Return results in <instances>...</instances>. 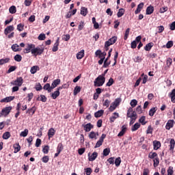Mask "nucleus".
<instances>
[{
    "label": "nucleus",
    "mask_w": 175,
    "mask_h": 175,
    "mask_svg": "<svg viewBox=\"0 0 175 175\" xmlns=\"http://www.w3.org/2000/svg\"><path fill=\"white\" fill-rule=\"evenodd\" d=\"M43 51H44V49H40L39 46L35 48V44H28L27 48L24 49L23 53L25 54L31 53L33 55L36 57L37 55H42V54H43Z\"/></svg>",
    "instance_id": "nucleus-1"
},
{
    "label": "nucleus",
    "mask_w": 175,
    "mask_h": 175,
    "mask_svg": "<svg viewBox=\"0 0 175 175\" xmlns=\"http://www.w3.org/2000/svg\"><path fill=\"white\" fill-rule=\"evenodd\" d=\"M126 117L127 118H131L129 124L133 125L136 120H137V113H136V111H133L132 107H129L127 110Z\"/></svg>",
    "instance_id": "nucleus-2"
},
{
    "label": "nucleus",
    "mask_w": 175,
    "mask_h": 175,
    "mask_svg": "<svg viewBox=\"0 0 175 175\" xmlns=\"http://www.w3.org/2000/svg\"><path fill=\"white\" fill-rule=\"evenodd\" d=\"M148 158L152 159L154 167H158L159 165V157H158V154L155 152H150L148 154Z\"/></svg>",
    "instance_id": "nucleus-3"
},
{
    "label": "nucleus",
    "mask_w": 175,
    "mask_h": 175,
    "mask_svg": "<svg viewBox=\"0 0 175 175\" xmlns=\"http://www.w3.org/2000/svg\"><path fill=\"white\" fill-rule=\"evenodd\" d=\"M106 81V78L102 76H98L94 81L95 87H102L103 83Z\"/></svg>",
    "instance_id": "nucleus-4"
},
{
    "label": "nucleus",
    "mask_w": 175,
    "mask_h": 175,
    "mask_svg": "<svg viewBox=\"0 0 175 175\" xmlns=\"http://www.w3.org/2000/svg\"><path fill=\"white\" fill-rule=\"evenodd\" d=\"M12 109L13 107L12 106L5 107V108H3L0 112V118L2 117L3 116L4 117H8V116L10 114V112L12 111Z\"/></svg>",
    "instance_id": "nucleus-5"
},
{
    "label": "nucleus",
    "mask_w": 175,
    "mask_h": 175,
    "mask_svg": "<svg viewBox=\"0 0 175 175\" xmlns=\"http://www.w3.org/2000/svg\"><path fill=\"white\" fill-rule=\"evenodd\" d=\"M117 42V36H113L112 38H109L107 41L105 43V47H110L112 44H114Z\"/></svg>",
    "instance_id": "nucleus-6"
},
{
    "label": "nucleus",
    "mask_w": 175,
    "mask_h": 175,
    "mask_svg": "<svg viewBox=\"0 0 175 175\" xmlns=\"http://www.w3.org/2000/svg\"><path fill=\"white\" fill-rule=\"evenodd\" d=\"M24 83V79L23 77H17L15 81L12 83L13 85H16L18 87H21Z\"/></svg>",
    "instance_id": "nucleus-7"
},
{
    "label": "nucleus",
    "mask_w": 175,
    "mask_h": 175,
    "mask_svg": "<svg viewBox=\"0 0 175 175\" xmlns=\"http://www.w3.org/2000/svg\"><path fill=\"white\" fill-rule=\"evenodd\" d=\"M175 122L174 120H169L165 125V129L167 131H170L171 128H173L174 126Z\"/></svg>",
    "instance_id": "nucleus-8"
},
{
    "label": "nucleus",
    "mask_w": 175,
    "mask_h": 175,
    "mask_svg": "<svg viewBox=\"0 0 175 175\" xmlns=\"http://www.w3.org/2000/svg\"><path fill=\"white\" fill-rule=\"evenodd\" d=\"M14 96H8L0 100L1 103H9V102H12V100H14Z\"/></svg>",
    "instance_id": "nucleus-9"
},
{
    "label": "nucleus",
    "mask_w": 175,
    "mask_h": 175,
    "mask_svg": "<svg viewBox=\"0 0 175 175\" xmlns=\"http://www.w3.org/2000/svg\"><path fill=\"white\" fill-rule=\"evenodd\" d=\"M82 126L84 128L85 132H90L94 128V125L91 124V123L83 124Z\"/></svg>",
    "instance_id": "nucleus-10"
},
{
    "label": "nucleus",
    "mask_w": 175,
    "mask_h": 175,
    "mask_svg": "<svg viewBox=\"0 0 175 175\" xmlns=\"http://www.w3.org/2000/svg\"><path fill=\"white\" fill-rule=\"evenodd\" d=\"M13 31H14V26L10 25L4 29V33L5 35H9V33L13 32Z\"/></svg>",
    "instance_id": "nucleus-11"
},
{
    "label": "nucleus",
    "mask_w": 175,
    "mask_h": 175,
    "mask_svg": "<svg viewBox=\"0 0 175 175\" xmlns=\"http://www.w3.org/2000/svg\"><path fill=\"white\" fill-rule=\"evenodd\" d=\"M88 160L90 162H92V161H95L96 159V158H98V152H94L91 156H90V154H88Z\"/></svg>",
    "instance_id": "nucleus-12"
},
{
    "label": "nucleus",
    "mask_w": 175,
    "mask_h": 175,
    "mask_svg": "<svg viewBox=\"0 0 175 175\" xmlns=\"http://www.w3.org/2000/svg\"><path fill=\"white\" fill-rule=\"evenodd\" d=\"M59 46V38H57L56 40L55 43L53 45V47L52 49V51L55 53L56 51H58V46Z\"/></svg>",
    "instance_id": "nucleus-13"
},
{
    "label": "nucleus",
    "mask_w": 175,
    "mask_h": 175,
    "mask_svg": "<svg viewBox=\"0 0 175 175\" xmlns=\"http://www.w3.org/2000/svg\"><path fill=\"white\" fill-rule=\"evenodd\" d=\"M59 84H61V79H55L51 84V88L54 90V88H55L57 85H59Z\"/></svg>",
    "instance_id": "nucleus-14"
},
{
    "label": "nucleus",
    "mask_w": 175,
    "mask_h": 175,
    "mask_svg": "<svg viewBox=\"0 0 175 175\" xmlns=\"http://www.w3.org/2000/svg\"><path fill=\"white\" fill-rule=\"evenodd\" d=\"M35 111H36V107L33 106L31 108L28 109L26 113L29 116H33V114H35Z\"/></svg>",
    "instance_id": "nucleus-15"
},
{
    "label": "nucleus",
    "mask_w": 175,
    "mask_h": 175,
    "mask_svg": "<svg viewBox=\"0 0 175 175\" xmlns=\"http://www.w3.org/2000/svg\"><path fill=\"white\" fill-rule=\"evenodd\" d=\"M54 135H55V131L54 128H51L48 131V137H49V139H51V137H53Z\"/></svg>",
    "instance_id": "nucleus-16"
},
{
    "label": "nucleus",
    "mask_w": 175,
    "mask_h": 175,
    "mask_svg": "<svg viewBox=\"0 0 175 175\" xmlns=\"http://www.w3.org/2000/svg\"><path fill=\"white\" fill-rule=\"evenodd\" d=\"M11 49L12 51L17 52V51H21V48H20V46L17 44H14L12 45Z\"/></svg>",
    "instance_id": "nucleus-17"
},
{
    "label": "nucleus",
    "mask_w": 175,
    "mask_h": 175,
    "mask_svg": "<svg viewBox=\"0 0 175 175\" xmlns=\"http://www.w3.org/2000/svg\"><path fill=\"white\" fill-rule=\"evenodd\" d=\"M153 148L154 150H159L161 148V142L159 141H153Z\"/></svg>",
    "instance_id": "nucleus-18"
},
{
    "label": "nucleus",
    "mask_w": 175,
    "mask_h": 175,
    "mask_svg": "<svg viewBox=\"0 0 175 175\" xmlns=\"http://www.w3.org/2000/svg\"><path fill=\"white\" fill-rule=\"evenodd\" d=\"M17 113H15V118H18V116H20V110H21V103H18L16 105Z\"/></svg>",
    "instance_id": "nucleus-19"
},
{
    "label": "nucleus",
    "mask_w": 175,
    "mask_h": 175,
    "mask_svg": "<svg viewBox=\"0 0 175 175\" xmlns=\"http://www.w3.org/2000/svg\"><path fill=\"white\" fill-rule=\"evenodd\" d=\"M152 47H154V42H149L144 46V50L146 51H150Z\"/></svg>",
    "instance_id": "nucleus-20"
},
{
    "label": "nucleus",
    "mask_w": 175,
    "mask_h": 175,
    "mask_svg": "<svg viewBox=\"0 0 175 175\" xmlns=\"http://www.w3.org/2000/svg\"><path fill=\"white\" fill-rule=\"evenodd\" d=\"M154 13V6L152 5H149L147 8H146V14H152Z\"/></svg>",
    "instance_id": "nucleus-21"
},
{
    "label": "nucleus",
    "mask_w": 175,
    "mask_h": 175,
    "mask_svg": "<svg viewBox=\"0 0 175 175\" xmlns=\"http://www.w3.org/2000/svg\"><path fill=\"white\" fill-rule=\"evenodd\" d=\"M157 110H158L157 107H152L149 111L150 117H153L154 114H155V113H157Z\"/></svg>",
    "instance_id": "nucleus-22"
},
{
    "label": "nucleus",
    "mask_w": 175,
    "mask_h": 175,
    "mask_svg": "<svg viewBox=\"0 0 175 175\" xmlns=\"http://www.w3.org/2000/svg\"><path fill=\"white\" fill-rule=\"evenodd\" d=\"M126 132V127L125 126H122L121 131L118 135V137H121L124 136Z\"/></svg>",
    "instance_id": "nucleus-23"
},
{
    "label": "nucleus",
    "mask_w": 175,
    "mask_h": 175,
    "mask_svg": "<svg viewBox=\"0 0 175 175\" xmlns=\"http://www.w3.org/2000/svg\"><path fill=\"white\" fill-rule=\"evenodd\" d=\"M120 117V115L118 114V113L117 112H114L113 113V116H111L109 120H110V122H114V121H116V118H118Z\"/></svg>",
    "instance_id": "nucleus-24"
},
{
    "label": "nucleus",
    "mask_w": 175,
    "mask_h": 175,
    "mask_svg": "<svg viewBox=\"0 0 175 175\" xmlns=\"http://www.w3.org/2000/svg\"><path fill=\"white\" fill-rule=\"evenodd\" d=\"M175 141L174 139H171L170 142V151H174Z\"/></svg>",
    "instance_id": "nucleus-25"
},
{
    "label": "nucleus",
    "mask_w": 175,
    "mask_h": 175,
    "mask_svg": "<svg viewBox=\"0 0 175 175\" xmlns=\"http://www.w3.org/2000/svg\"><path fill=\"white\" fill-rule=\"evenodd\" d=\"M81 14H82V16H84V17H85V16L88 14V9L85 7H82L81 8Z\"/></svg>",
    "instance_id": "nucleus-26"
},
{
    "label": "nucleus",
    "mask_w": 175,
    "mask_h": 175,
    "mask_svg": "<svg viewBox=\"0 0 175 175\" xmlns=\"http://www.w3.org/2000/svg\"><path fill=\"white\" fill-rule=\"evenodd\" d=\"M103 113H105L104 110H99L94 113V117H96V118H99V117H102V116H103Z\"/></svg>",
    "instance_id": "nucleus-27"
},
{
    "label": "nucleus",
    "mask_w": 175,
    "mask_h": 175,
    "mask_svg": "<svg viewBox=\"0 0 175 175\" xmlns=\"http://www.w3.org/2000/svg\"><path fill=\"white\" fill-rule=\"evenodd\" d=\"M10 62V58L6 57L5 59H0V66L5 65V64H8Z\"/></svg>",
    "instance_id": "nucleus-28"
},
{
    "label": "nucleus",
    "mask_w": 175,
    "mask_h": 175,
    "mask_svg": "<svg viewBox=\"0 0 175 175\" xmlns=\"http://www.w3.org/2000/svg\"><path fill=\"white\" fill-rule=\"evenodd\" d=\"M43 89L47 91L48 92H51V91H53V88H51L50 83H46L44 85Z\"/></svg>",
    "instance_id": "nucleus-29"
},
{
    "label": "nucleus",
    "mask_w": 175,
    "mask_h": 175,
    "mask_svg": "<svg viewBox=\"0 0 175 175\" xmlns=\"http://www.w3.org/2000/svg\"><path fill=\"white\" fill-rule=\"evenodd\" d=\"M84 57V49H82L78 53H77V59H81Z\"/></svg>",
    "instance_id": "nucleus-30"
},
{
    "label": "nucleus",
    "mask_w": 175,
    "mask_h": 175,
    "mask_svg": "<svg viewBox=\"0 0 175 175\" xmlns=\"http://www.w3.org/2000/svg\"><path fill=\"white\" fill-rule=\"evenodd\" d=\"M125 14V10L124 8H120L119 9L117 13V16L118 17V18H120V17H122L123 14Z\"/></svg>",
    "instance_id": "nucleus-31"
},
{
    "label": "nucleus",
    "mask_w": 175,
    "mask_h": 175,
    "mask_svg": "<svg viewBox=\"0 0 175 175\" xmlns=\"http://www.w3.org/2000/svg\"><path fill=\"white\" fill-rule=\"evenodd\" d=\"M38 70H39V66H34L31 68L30 72H31V75H35V73H36V72H38Z\"/></svg>",
    "instance_id": "nucleus-32"
},
{
    "label": "nucleus",
    "mask_w": 175,
    "mask_h": 175,
    "mask_svg": "<svg viewBox=\"0 0 175 175\" xmlns=\"http://www.w3.org/2000/svg\"><path fill=\"white\" fill-rule=\"evenodd\" d=\"M139 128H140V123L137 122L135 123L131 128V131L132 132H135L136 131H137V129H139Z\"/></svg>",
    "instance_id": "nucleus-33"
},
{
    "label": "nucleus",
    "mask_w": 175,
    "mask_h": 175,
    "mask_svg": "<svg viewBox=\"0 0 175 175\" xmlns=\"http://www.w3.org/2000/svg\"><path fill=\"white\" fill-rule=\"evenodd\" d=\"M60 92L58 90L55 91L53 93L51 94V98L53 99H57L58 96H59Z\"/></svg>",
    "instance_id": "nucleus-34"
},
{
    "label": "nucleus",
    "mask_w": 175,
    "mask_h": 175,
    "mask_svg": "<svg viewBox=\"0 0 175 175\" xmlns=\"http://www.w3.org/2000/svg\"><path fill=\"white\" fill-rule=\"evenodd\" d=\"M89 139H94V140H96V133L94 131H91L89 134Z\"/></svg>",
    "instance_id": "nucleus-35"
},
{
    "label": "nucleus",
    "mask_w": 175,
    "mask_h": 175,
    "mask_svg": "<svg viewBox=\"0 0 175 175\" xmlns=\"http://www.w3.org/2000/svg\"><path fill=\"white\" fill-rule=\"evenodd\" d=\"M10 136H12L10 135V132L7 131L3 134L2 137H3V139H4V140H8V139H9L10 137Z\"/></svg>",
    "instance_id": "nucleus-36"
},
{
    "label": "nucleus",
    "mask_w": 175,
    "mask_h": 175,
    "mask_svg": "<svg viewBox=\"0 0 175 175\" xmlns=\"http://www.w3.org/2000/svg\"><path fill=\"white\" fill-rule=\"evenodd\" d=\"M114 163L116 167H118L121 165V157H118L115 159Z\"/></svg>",
    "instance_id": "nucleus-37"
},
{
    "label": "nucleus",
    "mask_w": 175,
    "mask_h": 175,
    "mask_svg": "<svg viewBox=\"0 0 175 175\" xmlns=\"http://www.w3.org/2000/svg\"><path fill=\"white\" fill-rule=\"evenodd\" d=\"M98 58H100V60L98 61V65H102L106 57L102 55V53L98 56Z\"/></svg>",
    "instance_id": "nucleus-38"
},
{
    "label": "nucleus",
    "mask_w": 175,
    "mask_h": 175,
    "mask_svg": "<svg viewBox=\"0 0 175 175\" xmlns=\"http://www.w3.org/2000/svg\"><path fill=\"white\" fill-rule=\"evenodd\" d=\"M139 122H140L142 125H146L147 124V122H146V116H142L139 120Z\"/></svg>",
    "instance_id": "nucleus-39"
},
{
    "label": "nucleus",
    "mask_w": 175,
    "mask_h": 175,
    "mask_svg": "<svg viewBox=\"0 0 175 175\" xmlns=\"http://www.w3.org/2000/svg\"><path fill=\"white\" fill-rule=\"evenodd\" d=\"M14 61H16V62H21V59H23V57L21 55H16L14 57Z\"/></svg>",
    "instance_id": "nucleus-40"
},
{
    "label": "nucleus",
    "mask_w": 175,
    "mask_h": 175,
    "mask_svg": "<svg viewBox=\"0 0 175 175\" xmlns=\"http://www.w3.org/2000/svg\"><path fill=\"white\" fill-rule=\"evenodd\" d=\"M130 105L131 106V108L133 109V107H136V106H137V101L136 99H133Z\"/></svg>",
    "instance_id": "nucleus-41"
},
{
    "label": "nucleus",
    "mask_w": 175,
    "mask_h": 175,
    "mask_svg": "<svg viewBox=\"0 0 175 175\" xmlns=\"http://www.w3.org/2000/svg\"><path fill=\"white\" fill-rule=\"evenodd\" d=\"M62 150H64V145H62V143H59L57 148V152L61 153Z\"/></svg>",
    "instance_id": "nucleus-42"
},
{
    "label": "nucleus",
    "mask_w": 175,
    "mask_h": 175,
    "mask_svg": "<svg viewBox=\"0 0 175 175\" xmlns=\"http://www.w3.org/2000/svg\"><path fill=\"white\" fill-rule=\"evenodd\" d=\"M80 91H81V88L80 86H76L74 89V95H77Z\"/></svg>",
    "instance_id": "nucleus-43"
},
{
    "label": "nucleus",
    "mask_w": 175,
    "mask_h": 175,
    "mask_svg": "<svg viewBox=\"0 0 175 175\" xmlns=\"http://www.w3.org/2000/svg\"><path fill=\"white\" fill-rule=\"evenodd\" d=\"M114 84V79L113 78H110L109 79V81L107 83L106 86L107 87H111Z\"/></svg>",
    "instance_id": "nucleus-44"
},
{
    "label": "nucleus",
    "mask_w": 175,
    "mask_h": 175,
    "mask_svg": "<svg viewBox=\"0 0 175 175\" xmlns=\"http://www.w3.org/2000/svg\"><path fill=\"white\" fill-rule=\"evenodd\" d=\"M84 172L86 175H91L92 173V169L91 167L85 168Z\"/></svg>",
    "instance_id": "nucleus-45"
},
{
    "label": "nucleus",
    "mask_w": 175,
    "mask_h": 175,
    "mask_svg": "<svg viewBox=\"0 0 175 175\" xmlns=\"http://www.w3.org/2000/svg\"><path fill=\"white\" fill-rule=\"evenodd\" d=\"M129 32H131V29L127 28L124 33V40H126L128 39V36H129Z\"/></svg>",
    "instance_id": "nucleus-46"
},
{
    "label": "nucleus",
    "mask_w": 175,
    "mask_h": 175,
    "mask_svg": "<svg viewBox=\"0 0 175 175\" xmlns=\"http://www.w3.org/2000/svg\"><path fill=\"white\" fill-rule=\"evenodd\" d=\"M9 12L11 13V14H14V13L16 12V6L12 5L9 9Z\"/></svg>",
    "instance_id": "nucleus-47"
},
{
    "label": "nucleus",
    "mask_w": 175,
    "mask_h": 175,
    "mask_svg": "<svg viewBox=\"0 0 175 175\" xmlns=\"http://www.w3.org/2000/svg\"><path fill=\"white\" fill-rule=\"evenodd\" d=\"M17 69V66H11L8 69L7 73H12V72H14Z\"/></svg>",
    "instance_id": "nucleus-48"
},
{
    "label": "nucleus",
    "mask_w": 175,
    "mask_h": 175,
    "mask_svg": "<svg viewBox=\"0 0 175 175\" xmlns=\"http://www.w3.org/2000/svg\"><path fill=\"white\" fill-rule=\"evenodd\" d=\"M50 150V147L49 146H45L43 148H42V152H44V154H49V151Z\"/></svg>",
    "instance_id": "nucleus-49"
},
{
    "label": "nucleus",
    "mask_w": 175,
    "mask_h": 175,
    "mask_svg": "<svg viewBox=\"0 0 175 175\" xmlns=\"http://www.w3.org/2000/svg\"><path fill=\"white\" fill-rule=\"evenodd\" d=\"M20 136H23V137H26V136H28V129H26L22 131L20 134Z\"/></svg>",
    "instance_id": "nucleus-50"
},
{
    "label": "nucleus",
    "mask_w": 175,
    "mask_h": 175,
    "mask_svg": "<svg viewBox=\"0 0 175 175\" xmlns=\"http://www.w3.org/2000/svg\"><path fill=\"white\" fill-rule=\"evenodd\" d=\"M110 64H111V61L109 62V60L105 59L103 67L107 68L109 66V65H110Z\"/></svg>",
    "instance_id": "nucleus-51"
},
{
    "label": "nucleus",
    "mask_w": 175,
    "mask_h": 175,
    "mask_svg": "<svg viewBox=\"0 0 175 175\" xmlns=\"http://www.w3.org/2000/svg\"><path fill=\"white\" fill-rule=\"evenodd\" d=\"M16 29H17L18 31H19V32H21L22 31L24 30V25H23V24H21V23L18 24V25H17Z\"/></svg>",
    "instance_id": "nucleus-52"
},
{
    "label": "nucleus",
    "mask_w": 175,
    "mask_h": 175,
    "mask_svg": "<svg viewBox=\"0 0 175 175\" xmlns=\"http://www.w3.org/2000/svg\"><path fill=\"white\" fill-rule=\"evenodd\" d=\"M102 144H103V142L100 139H99L96 143V145L94 146V148H98L99 147H100V146H102Z\"/></svg>",
    "instance_id": "nucleus-53"
},
{
    "label": "nucleus",
    "mask_w": 175,
    "mask_h": 175,
    "mask_svg": "<svg viewBox=\"0 0 175 175\" xmlns=\"http://www.w3.org/2000/svg\"><path fill=\"white\" fill-rule=\"evenodd\" d=\"M110 154V148H105L103 150V155L104 157H107Z\"/></svg>",
    "instance_id": "nucleus-54"
},
{
    "label": "nucleus",
    "mask_w": 175,
    "mask_h": 175,
    "mask_svg": "<svg viewBox=\"0 0 175 175\" xmlns=\"http://www.w3.org/2000/svg\"><path fill=\"white\" fill-rule=\"evenodd\" d=\"M167 172V175H172L174 173V171H173V167L170 166Z\"/></svg>",
    "instance_id": "nucleus-55"
},
{
    "label": "nucleus",
    "mask_w": 175,
    "mask_h": 175,
    "mask_svg": "<svg viewBox=\"0 0 175 175\" xmlns=\"http://www.w3.org/2000/svg\"><path fill=\"white\" fill-rule=\"evenodd\" d=\"M167 49H172L173 47V41H168L165 45Z\"/></svg>",
    "instance_id": "nucleus-56"
},
{
    "label": "nucleus",
    "mask_w": 175,
    "mask_h": 175,
    "mask_svg": "<svg viewBox=\"0 0 175 175\" xmlns=\"http://www.w3.org/2000/svg\"><path fill=\"white\" fill-rule=\"evenodd\" d=\"M115 109H117V107L113 103H112L109 108V111H114Z\"/></svg>",
    "instance_id": "nucleus-57"
},
{
    "label": "nucleus",
    "mask_w": 175,
    "mask_h": 175,
    "mask_svg": "<svg viewBox=\"0 0 175 175\" xmlns=\"http://www.w3.org/2000/svg\"><path fill=\"white\" fill-rule=\"evenodd\" d=\"M142 61H143V59H142V57H140V56H137L134 59V62H136V63H140V62H142Z\"/></svg>",
    "instance_id": "nucleus-58"
},
{
    "label": "nucleus",
    "mask_w": 175,
    "mask_h": 175,
    "mask_svg": "<svg viewBox=\"0 0 175 175\" xmlns=\"http://www.w3.org/2000/svg\"><path fill=\"white\" fill-rule=\"evenodd\" d=\"M38 39V40H44V39H46V34L44 33L40 34Z\"/></svg>",
    "instance_id": "nucleus-59"
},
{
    "label": "nucleus",
    "mask_w": 175,
    "mask_h": 175,
    "mask_svg": "<svg viewBox=\"0 0 175 175\" xmlns=\"http://www.w3.org/2000/svg\"><path fill=\"white\" fill-rule=\"evenodd\" d=\"M116 107L120 105L121 103V98H116L113 103Z\"/></svg>",
    "instance_id": "nucleus-60"
},
{
    "label": "nucleus",
    "mask_w": 175,
    "mask_h": 175,
    "mask_svg": "<svg viewBox=\"0 0 175 175\" xmlns=\"http://www.w3.org/2000/svg\"><path fill=\"white\" fill-rule=\"evenodd\" d=\"M115 158L114 157H110L107 159V162H109V163L110 165H114V162H115Z\"/></svg>",
    "instance_id": "nucleus-61"
},
{
    "label": "nucleus",
    "mask_w": 175,
    "mask_h": 175,
    "mask_svg": "<svg viewBox=\"0 0 175 175\" xmlns=\"http://www.w3.org/2000/svg\"><path fill=\"white\" fill-rule=\"evenodd\" d=\"M36 91H41V90L43 88L42 87V85H40V83H38L36 84V87H35Z\"/></svg>",
    "instance_id": "nucleus-62"
},
{
    "label": "nucleus",
    "mask_w": 175,
    "mask_h": 175,
    "mask_svg": "<svg viewBox=\"0 0 175 175\" xmlns=\"http://www.w3.org/2000/svg\"><path fill=\"white\" fill-rule=\"evenodd\" d=\"M131 49H136L137 47V42L136 41H133L131 44Z\"/></svg>",
    "instance_id": "nucleus-63"
},
{
    "label": "nucleus",
    "mask_w": 175,
    "mask_h": 175,
    "mask_svg": "<svg viewBox=\"0 0 175 175\" xmlns=\"http://www.w3.org/2000/svg\"><path fill=\"white\" fill-rule=\"evenodd\" d=\"M170 28L171 31H174V29H175V21L172 22L170 25Z\"/></svg>",
    "instance_id": "nucleus-64"
}]
</instances>
